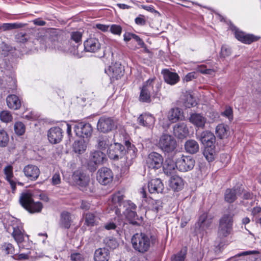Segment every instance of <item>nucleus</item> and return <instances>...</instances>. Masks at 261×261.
<instances>
[{
    "mask_svg": "<svg viewBox=\"0 0 261 261\" xmlns=\"http://www.w3.org/2000/svg\"><path fill=\"white\" fill-rule=\"evenodd\" d=\"M259 38V37L253 35L245 33L240 41L243 43L249 44L253 42L258 40Z\"/></svg>",
    "mask_w": 261,
    "mask_h": 261,
    "instance_id": "nucleus-46",
    "label": "nucleus"
},
{
    "mask_svg": "<svg viewBox=\"0 0 261 261\" xmlns=\"http://www.w3.org/2000/svg\"><path fill=\"white\" fill-rule=\"evenodd\" d=\"M72 179L75 184L81 188L86 187L89 181V177L81 170H75L72 174Z\"/></svg>",
    "mask_w": 261,
    "mask_h": 261,
    "instance_id": "nucleus-13",
    "label": "nucleus"
},
{
    "mask_svg": "<svg viewBox=\"0 0 261 261\" xmlns=\"http://www.w3.org/2000/svg\"><path fill=\"white\" fill-rule=\"evenodd\" d=\"M33 194L30 190H25L21 193L19 197V202L21 205L29 212L30 211L31 204L33 202Z\"/></svg>",
    "mask_w": 261,
    "mask_h": 261,
    "instance_id": "nucleus-16",
    "label": "nucleus"
},
{
    "mask_svg": "<svg viewBox=\"0 0 261 261\" xmlns=\"http://www.w3.org/2000/svg\"><path fill=\"white\" fill-rule=\"evenodd\" d=\"M229 130L228 125L221 123L218 124L216 128V134L220 139H224L228 136Z\"/></svg>",
    "mask_w": 261,
    "mask_h": 261,
    "instance_id": "nucleus-33",
    "label": "nucleus"
},
{
    "mask_svg": "<svg viewBox=\"0 0 261 261\" xmlns=\"http://www.w3.org/2000/svg\"><path fill=\"white\" fill-rule=\"evenodd\" d=\"M49 141L52 144L59 143L63 138V132L59 127H53L50 128L47 133Z\"/></svg>",
    "mask_w": 261,
    "mask_h": 261,
    "instance_id": "nucleus-17",
    "label": "nucleus"
},
{
    "mask_svg": "<svg viewBox=\"0 0 261 261\" xmlns=\"http://www.w3.org/2000/svg\"><path fill=\"white\" fill-rule=\"evenodd\" d=\"M185 97L184 104L186 107L190 108L196 105V101L191 94H187Z\"/></svg>",
    "mask_w": 261,
    "mask_h": 261,
    "instance_id": "nucleus-47",
    "label": "nucleus"
},
{
    "mask_svg": "<svg viewBox=\"0 0 261 261\" xmlns=\"http://www.w3.org/2000/svg\"><path fill=\"white\" fill-rule=\"evenodd\" d=\"M151 95L150 93L141 88L139 96V100L142 102L149 103L151 102Z\"/></svg>",
    "mask_w": 261,
    "mask_h": 261,
    "instance_id": "nucleus-45",
    "label": "nucleus"
},
{
    "mask_svg": "<svg viewBox=\"0 0 261 261\" xmlns=\"http://www.w3.org/2000/svg\"><path fill=\"white\" fill-rule=\"evenodd\" d=\"M155 231V229H152V230H146L134 234L131 239L133 248L141 253L148 251L150 247L158 242Z\"/></svg>",
    "mask_w": 261,
    "mask_h": 261,
    "instance_id": "nucleus-2",
    "label": "nucleus"
},
{
    "mask_svg": "<svg viewBox=\"0 0 261 261\" xmlns=\"http://www.w3.org/2000/svg\"><path fill=\"white\" fill-rule=\"evenodd\" d=\"M162 166L164 173L167 175H171L175 172L176 161L174 162L171 159L166 160Z\"/></svg>",
    "mask_w": 261,
    "mask_h": 261,
    "instance_id": "nucleus-31",
    "label": "nucleus"
},
{
    "mask_svg": "<svg viewBox=\"0 0 261 261\" xmlns=\"http://www.w3.org/2000/svg\"><path fill=\"white\" fill-rule=\"evenodd\" d=\"M233 218L230 214L224 215L219 220L218 236L223 238L227 237L232 229Z\"/></svg>",
    "mask_w": 261,
    "mask_h": 261,
    "instance_id": "nucleus-5",
    "label": "nucleus"
},
{
    "mask_svg": "<svg viewBox=\"0 0 261 261\" xmlns=\"http://www.w3.org/2000/svg\"><path fill=\"white\" fill-rule=\"evenodd\" d=\"M222 115L227 118L229 121H232L233 118L232 108L229 106L226 107L224 111L222 113Z\"/></svg>",
    "mask_w": 261,
    "mask_h": 261,
    "instance_id": "nucleus-54",
    "label": "nucleus"
},
{
    "mask_svg": "<svg viewBox=\"0 0 261 261\" xmlns=\"http://www.w3.org/2000/svg\"><path fill=\"white\" fill-rule=\"evenodd\" d=\"M74 130L76 135L81 138H89L91 136L93 129L89 123L81 122L75 124Z\"/></svg>",
    "mask_w": 261,
    "mask_h": 261,
    "instance_id": "nucleus-11",
    "label": "nucleus"
},
{
    "mask_svg": "<svg viewBox=\"0 0 261 261\" xmlns=\"http://www.w3.org/2000/svg\"><path fill=\"white\" fill-rule=\"evenodd\" d=\"M74 216L71 213H61L59 221V225L61 228H70L73 222Z\"/></svg>",
    "mask_w": 261,
    "mask_h": 261,
    "instance_id": "nucleus-27",
    "label": "nucleus"
},
{
    "mask_svg": "<svg viewBox=\"0 0 261 261\" xmlns=\"http://www.w3.org/2000/svg\"><path fill=\"white\" fill-rule=\"evenodd\" d=\"M125 145L126 150L124 146L120 143H114L111 144L107 150V153L110 159L114 160H118L125 155L124 164L126 167H128L137 156V149L129 141L125 142Z\"/></svg>",
    "mask_w": 261,
    "mask_h": 261,
    "instance_id": "nucleus-1",
    "label": "nucleus"
},
{
    "mask_svg": "<svg viewBox=\"0 0 261 261\" xmlns=\"http://www.w3.org/2000/svg\"><path fill=\"white\" fill-rule=\"evenodd\" d=\"M190 219L191 217L189 215H185L183 216H182L181 219L180 227H185L188 223V222L190 220Z\"/></svg>",
    "mask_w": 261,
    "mask_h": 261,
    "instance_id": "nucleus-64",
    "label": "nucleus"
},
{
    "mask_svg": "<svg viewBox=\"0 0 261 261\" xmlns=\"http://www.w3.org/2000/svg\"><path fill=\"white\" fill-rule=\"evenodd\" d=\"M220 54L221 57L223 58L229 56L231 54V49L230 48L227 47L226 46L223 45L221 47Z\"/></svg>",
    "mask_w": 261,
    "mask_h": 261,
    "instance_id": "nucleus-60",
    "label": "nucleus"
},
{
    "mask_svg": "<svg viewBox=\"0 0 261 261\" xmlns=\"http://www.w3.org/2000/svg\"><path fill=\"white\" fill-rule=\"evenodd\" d=\"M43 208V205L41 202L39 201L33 202L31 204L30 207V211L32 212H40Z\"/></svg>",
    "mask_w": 261,
    "mask_h": 261,
    "instance_id": "nucleus-52",
    "label": "nucleus"
},
{
    "mask_svg": "<svg viewBox=\"0 0 261 261\" xmlns=\"http://www.w3.org/2000/svg\"><path fill=\"white\" fill-rule=\"evenodd\" d=\"M189 121L196 127L203 128L206 122V118L202 114L193 113L190 115Z\"/></svg>",
    "mask_w": 261,
    "mask_h": 261,
    "instance_id": "nucleus-24",
    "label": "nucleus"
},
{
    "mask_svg": "<svg viewBox=\"0 0 261 261\" xmlns=\"http://www.w3.org/2000/svg\"><path fill=\"white\" fill-rule=\"evenodd\" d=\"M0 119L4 122H9L12 120V116L8 111H3L0 113Z\"/></svg>",
    "mask_w": 261,
    "mask_h": 261,
    "instance_id": "nucleus-49",
    "label": "nucleus"
},
{
    "mask_svg": "<svg viewBox=\"0 0 261 261\" xmlns=\"http://www.w3.org/2000/svg\"><path fill=\"white\" fill-rule=\"evenodd\" d=\"M82 33L76 31L71 33V39L75 43H79L82 42Z\"/></svg>",
    "mask_w": 261,
    "mask_h": 261,
    "instance_id": "nucleus-55",
    "label": "nucleus"
},
{
    "mask_svg": "<svg viewBox=\"0 0 261 261\" xmlns=\"http://www.w3.org/2000/svg\"><path fill=\"white\" fill-rule=\"evenodd\" d=\"M215 148V146L211 147H204L203 154L208 162H212L215 160L216 156Z\"/></svg>",
    "mask_w": 261,
    "mask_h": 261,
    "instance_id": "nucleus-36",
    "label": "nucleus"
},
{
    "mask_svg": "<svg viewBox=\"0 0 261 261\" xmlns=\"http://www.w3.org/2000/svg\"><path fill=\"white\" fill-rule=\"evenodd\" d=\"M243 189L241 187H234L231 189H227L224 193L225 201L228 203L233 202L238 196L243 192Z\"/></svg>",
    "mask_w": 261,
    "mask_h": 261,
    "instance_id": "nucleus-15",
    "label": "nucleus"
},
{
    "mask_svg": "<svg viewBox=\"0 0 261 261\" xmlns=\"http://www.w3.org/2000/svg\"><path fill=\"white\" fill-rule=\"evenodd\" d=\"M214 217L209 213H202L199 217L196 225L199 229L204 230L208 228L212 225Z\"/></svg>",
    "mask_w": 261,
    "mask_h": 261,
    "instance_id": "nucleus-20",
    "label": "nucleus"
},
{
    "mask_svg": "<svg viewBox=\"0 0 261 261\" xmlns=\"http://www.w3.org/2000/svg\"><path fill=\"white\" fill-rule=\"evenodd\" d=\"M163 164V158L161 154L155 152H151L148 156L146 164L148 168L158 169Z\"/></svg>",
    "mask_w": 261,
    "mask_h": 261,
    "instance_id": "nucleus-12",
    "label": "nucleus"
},
{
    "mask_svg": "<svg viewBox=\"0 0 261 261\" xmlns=\"http://www.w3.org/2000/svg\"><path fill=\"white\" fill-rule=\"evenodd\" d=\"M12 236L18 244L22 243L24 240L23 234L18 226L13 227Z\"/></svg>",
    "mask_w": 261,
    "mask_h": 261,
    "instance_id": "nucleus-41",
    "label": "nucleus"
},
{
    "mask_svg": "<svg viewBox=\"0 0 261 261\" xmlns=\"http://www.w3.org/2000/svg\"><path fill=\"white\" fill-rule=\"evenodd\" d=\"M176 141L171 135L163 134L157 141L156 145L163 152L170 153L176 147Z\"/></svg>",
    "mask_w": 261,
    "mask_h": 261,
    "instance_id": "nucleus-4",
    "label": "nucleus"
},
{
    "mask_svg": "<svg viewBox=\"0 0 261 261\" xmlns=\"http://www.w3.org/2000/svg\"><path fill=\"white\" fill-rule=\"evenodd\" d=\"M132 39H134L138 45H144L143 40L137 35L129 32H125L123 34V40L125 42H127Z\"/></svg>",
    "mask_w": 261,
    "mask_h": 261,
    "instance_id": "nucleus-38",
    "label": "nucleus"
},
{
    "mask_svg": "<svg viewBox=\"0 0 261 261\" xmlns=\"http://www.w3.org/2000/svg\"><path fill=\"white\" fill-rule=\"evenodd\" d=\"M9 141V136L6 130L0 129V147H4L7 146Z\"/></svg>",
    "mask_w": 261,
    "mask_h": 261,
    "instance_id": "nucleus-44",
    "label": "nucleus"
},
{
    "mask_svg": "<svg viewBox=\"0 0 261 261\" xmlns=\"http://www.w3.org/2000/svg\"><path fill=\"white\" fill-rule=\"evenodd\" d=\"M84 46L86 51L95 53L100 49L101 45L98 39L90 37L84 41Z\"/></svg>",
    "mask_w": 261,
    "mask_h": 261,
    "instance_id": "nucleus-18",
    "label": "nucleus"
},
{
    "mask_svg": "<svg viewBox=\"0 0 261 261\" xmlns=\"http://www.w3.org/2000/svg\"><path fill=\"white\" fill-rule=\"evenodd\" d=\"M155 119L153 116L149 113H144L140 115L137 119L139 124L148 128L152 127Z\"/></svg>",
    "mask_w": 261,
    "mask_h": 261,
    "instance_id": "nucleus-21",
    "label": "nucleus"
},
{
    "mask_svg": "<svg viewBox=\"0 0 261 261\" xmlns=\"http://www.w3.org/2000/svg\"><path fill=\"white\" fill-rule=\"evenodd\" d=\"M197 136V138L199 140L204 147L215 146L216 137L211 132L208 130L203 131L200 135Z\"/></svg>",
    "mask_w": 261,
    "mask_h": 261,
    "instance_id": "nucleus-14",
    "label": "nucleus"
},
{
    "mask_svg": "<svg viewBox=\"0 0 261 261\" xmlns=\"http://www.w3.org/2000/svg\"><path fill=\"white\" fill-rule=\"evenodd\" d=\"M4 172L6 176V180L9 183L12 189V191L14 193L15 192L16 188V182L13 179L14 176L13 167L11 165H8L4 169Z\"/></svg>",
    "mask_w": 261,
    "mask_h": 261,
    "instance_id": "nucleus-28",
    "label": "nucleus"
},
{
    "mask_svg": "<svg viewBox=\"0 0 261 261\" xmlns=\"http://www.w3.org/2000/svg\"><path fill=\"white\" fill-rule=\"evenodd\" d=\"M195 160L190 155H182L176 159V168L181 172H187L193 169Z\"/></svg>",
    "mask_w": 261,
    "mask_h": 261,
    "instance_id": "nucleus-9",
    "label": "nucleus"
},
{
    "mask_svg": "<svg viewBox=\"0 0 261 261\" xmlns=\"http://www.w3.org/2000/svg\"><path fill=\"white\" fill-rule=\"evenodd\" d=\"M184 184L182 178L178 176H173L169 180V186L174 191H179L182 188Z\"/></svg>",
    "mask_w": 261,
    "mask_h": 261,
    "instance_id": "nucleus-34",
    "label": "nucleus"
},
{
    "mask_svg": "<svg viewBox=\"0 0 261 261\" xmlns=\"http://www.w3.org/2000/svg\"><path fill=\"white\" fill-rule=\"evenodd\" d=\"M110 259V251L106 247L99 248L94 253V261H108Z\"/></svg>",
    "mask_w": 261,
    "mask_h": 261,
    "instance_id": "nucleus-26",
    "label": "nucleus"
},
{
    "mask_svg": "<svg viewBox=\"0 0 261 261\" xmlns=\"http://www.w3.org/2000/svg\"><path fill=\"white\" fill-rule=\"evenodd\" d=\"M0 249L3 253L5 255H13L15 253L14 246L8 242H5L1 245Z\"/></svg>",
    "mask_w": 261,
    "mask_h": 261,
    "instance_id": "nucleus-39",
    "label": "nucleus"
},
{
    "mask_svg": "<svg viewBox=\"0 0 261 261\" xmlns=\"http://www.w3.org/2000/svg\"><path fill=\"white\" fill-rule=\"evenodd\" d=\"M16 39L18 42L24 43L28 40L27 35L22 33H19L16 35Z\"/></svg>",
    "mask_w": 261,
    "mask_h": 261,
    "instance_id": "nucleus-61",
    "label": "nucleus"
},
{
    "mask_svg": "<svg viewBox=\"0 0 261 261\" xmlns=\"http://www.w3.org/2000/svg\"><path fill=\"white\" fill-rule=\"evenodd\" d=\"M173 132L175 136L179 139H182L188 135L189 129L187 125L182 122L176 124L174 126Z\"/></svg>",
    "mask_w": 261,
    "mask_h": 261,
    "instance_id": "nucleus-29",
    "label": "nucleus"
},
{
    "mask_svg": "<svg viewBox=\"0 0 261 261\" xmlns=\"http://www.w3.org/2000/svg\"><path fill=\"white\" fill-rule=\"evenodd\" d=\"M135 21L137 24L139 25H144L146 23L144 16L142 15H140L138 17H136Z\"/></svg>",
    "mask_w": 261,
    "mask_h": 261,
    "instance_id": "nucleus-63",
    "label": "nucleus"
},
{
    "mask_svg": "<svg viewBox=\"0 0 261 261\" xmlns=\"http://www.w3.org/2000/svg\"><path fill=\"white\" fill-rule=\"evenodd\" d=\"M84 217L85 218L86 224L88 226H93L96 224V217L94 213H86Z\"/></svg>",
    "mask_w": 261,
    "mask_h": 261,
    "instance_id": "nucleus-43",
    "label": "nucleus"
},
{
    "mask_svg": "<svg viewBox=\"0 0 261 261\" xmlns=\"http://www.w3.org/2000/svg\"><path fill=\"white\" fill-rule=\"evenodd\" d=\"M113 173L109 168L102 167L98 169L96 174V179L101 185H107L113 179Z\"/></svg>",
    "mask_w": 261,
    "mask_h": 261,
    "instance_id": "nucleus-10",
    "label": "nucleus"
},
{
    "mask_svg": "<svg viewBox=\"0 0 261 261\" xmlns=\"http://www.w3.org/2000/svg\"><path fill=\"white\" fill-rule=\"evenodd\" d=\"M87 146L84 140L75 141L73 144V149L75 153H83L86 149Z\"/></svg>",
    "mask_w": 261,
    "mask_h": 261,
    "instance_id": "nucleus-40",
    "label": "nucleus"
},
{
    "mask_svg": "<svg viewBox=\"0 0 261 261\" xmlns=\"http://www.w3.org/2000/svg\"><path fill=\"white\" fill-rule=\"evenodd\" d=\"M148 189L150 193H162L164 189V186L162 180L156 178L149 181Z\"/></svg>",
    "mask_w": 261,
    "mask_h": 261,
    "instance_id": "nucleus-19",
    "label": "nucleus"
},
{
    "mask_svg": "<svg viewBox=\"0 0 261 261\" xmlns=\"http://www.w3.org/2000/svg\"><path fill=\"white\" fill-rule=\"evenodd\" d=\"M71 259L72 261H84V257L80 253H73L71 254Z\"/></svg>",
    "mask_w": 261,
    "mask_h": 261,
    "instance_id": "nucleus-58",
    "label": "nucleus"
},
{
    "mask_svg": "<svg viewBox=\"0 0 261 261\" xmlns=\"http://www.w3.org/2000/svg\"><path fill=\"white\" fill-rule=\"evenodd\" d=\"M106 245L107 247L111 249H114L118 246V243L115 239H109L106 240Z\"/></svg>",
    "mask_w": 261,
    "mask_h": 261,
    "instance_id": "nucleus-56",
    "label": "nucleus"
},
{
    "mask_svg": "<svg viewBox=\"0 0 261 261\" xmlns=\"http://www.w3.org/2000/svg\"><path fill=\"white\" fill-rule=\"evenodd\" d=\"M12 257L15 260H22L29 259V256L25 253L14 254Z\"/></svg>",
    "mask_w": 261,
    "mask_h": 261,
    "instance_id": "nucleus-59",
    "label": "nucleus"
},
{
    "mask_svg": "<svg viewBox=\"0 0 261 261\" xmlns=\"http://www.w3.org/2000/svg\"><path fill=\"white\" fill-rule=\"evenodd\" d=\"M14 130L15 133L19 135H22L25 131V126L21 122H16L14 124Z\"/></svg>",
    "mask_w": 261,
    "mask_h": 261,
    "instance_id": "nucleus-48",
    "label": "nucleus"
},
{
    "mask_svg": "<svg viewBox=\"0 0 261 261\" xmlns=\"http://www.w3.org/2000/svg\"><path fill=\"white\" fill-rule=\"evenodd\" d=\"M6 102L8 107L11 109L18 110L21 107V102L19 98L14 94L8 95L6 98Z\"/></svg>",
    "mask_w": 261,
    "mask_h": 261,
    "instance_id": "nucleus-30",
    "label": "nucleus"
},
{
    "mask_svg": "<svg viewBox=\"0 0 261 261\" xmlns=\"http://www.w3.org/2000/svg\"><path fill=\"white\" fill-rule=\"evenodd\" d=\"M124 197L122 191L113 193L108 201L107 208L109 212H136V205L130 200L122 201Z\"/></svg>",
    "mask_w": 261,
    "mask_h": 261,
    "instance_id": "nucleus-3",
    "label": "nucleus"
},
{
    "mask_svg": "<svg viewBox=\"0 0 261 261\" xmlns=\"http://www.w3.org/2000/svg\"><path fill=\"white\" fill-rule=\"evenodd\" d=\"M112 144L110 138L107 136H100L97 140L96 147L99 150H105Z\"/></svg>",
    "mask_w": 261,
    "mask_h": 261,
    "instance_id": "nucleus-32",
    "label": "nucleus"
},
{
    "mask_svg": "<svg viewBox=\"0 0 261 261\" xmlns=\"http://www.w3.org/2000/svg\"><path fill=\"white\" fill-rule=\"evenodd\" d=\"M197 71L202 74H210L212 72V69L206 68V66L204 65L198 66L197 67Z\"/></svg>",
    "mask_w": 261,
    "mask_h": 261,
    "instance_id": "nucleus-57",
    "label": "nucleus"
},
{
    "mask_svg": "<svg viewBox=\"0 0 261 261\" xmlns=\"http://www.w3.org/2000/svg\"><path fill=\"white\" fill-rule=\"evenodd\" d=\"M107 161L106 154L100 150H93L90 152L88 166L91 171H94L98 166L102 165Z\"/></svg>",
    "mask_w": 261,
    "mask_h": 261,
    "instance_id": "nucleus-6",
    "label": "nucleus"
},
{
    "mask_svg": "<svg viewBox=\"0 0 261 261\" xmlns=\"http://www.w3.org/2000/svg\"><path fill=\"white\" fill-rule=\"evenodd\" d=\"M61 182V177L59 173H55L51 178V184L53 185H57Z\"/></svg>",
    "mask_w": 261,
    "mask_h": 261,
    "instance_id": "nucleus-62",
    "label": "nucleus"
},
{
    "mask_svg": "<svg viewBox=\"0 0 261 261\" xmlns=\"http://www.w3.org/2000/svg\"><path fill=\"white\" fill-rule=\"evenodd\" d=\"M21 27L22 25L20 23H5L2 25V28L4 31H7L20 28Z\"/></svg>",
    "mask_w": 261,
    "mask_h": 261,
    "instance_id": "nucleus-50",
    "label": "nucleus"
},
{
    "mask_svg": "<svg viewBox=\"0 0 261 261\" xmlns=\"http://www.w3.org/2000/svg\"><path fill=\"white\" fill-rule=\"evenodd\" d=\"M185 148L187 152L193 154L199 150V145L194 140H189L185 144Z\"/></svg>",
    "mask_w": 261,
    "mask_h": 261,
    "instance_id": "nucleus-35",
    "label": "nucleus"
},
{
    "mask_svg": "<svg viewBox=\"0 0 261 261\" xmlns=\"http://www.w3.org/2000/svg\"><path fill=\"white\" fill-rule=\"evenodd\" d=\"M23 171L25 176L32 180H36L40 174L39 168L31 164L25 166Z\"/></svg>",
    "mask_w": 261,
    "mask_h": 261,
    "instance_id": "nucleus-22",
    "label": "nucleus"
},
{
    "mask_svg": "<svg viewBox=\"0 0 261 261\" xmlns=\"http://www.w3.org/2000/svg\"><path fill=\"white\" fill-rule=\"evenodd\" d=\"M162 74L165 82L170 85H174L180 80V77L176 72H172L169 69H165L162 71Z\"/></svg>",
    "mask_w": 261,
    "mask_h": 261,
    "instance_id": "nucleus-23",
    "label": "nucleus"
},
{
    "mask_svg": "<svg viewBox=\"0 0 261 261\" xmlns=\"http://www.w3.org/2000/svg\"><path fill=\"white\" fill-rule=\"evenodd\" d=\"M109 30L113 34L120 36L122 33V28L120 25L113 24L110 25Z\"/></svg>",
    "mask_w": 261,
    "mask_h": 261,
    "instance_id": "nucleus-51",
    "label": "nucleus"
},
{
    "mask_svg": "<svg viewBox=\"0 0 261 261\" xmlns=\"http://www.w3.org/2000/svg\"><path fill=\"white\" fill-rule=\"evenodd\" d=\"M117 127V122L113 118L110 117H101L97 124L98 130L103 133H109L116 129Z\"/></svg>",
    "mask_w": 261,
    "mask_h": 261,
    "instance_id": "nucleus-8",
    "label": "nucleus"
},
{
    "mask_svg": "<svg viewBox=\"0 0 261 261\" xmlns=\"http://www.w3.org/2000/svg\"><path fill=\"white\" fill-rule=\"evenodd\" d=\"M126 217L131 218L129 222L133 225H140L143 221L142 216L137 213H127Z\"/></svg>",
    "mask_w": 261,
    "mask_h": 261,
    "instance_id": "nucleus-42",
    "label": "nucleus"
},
{
    "mask_svg": "<svg viewBox=\"0 0 261 261\" xmlns=\"http://www.w3.org/2000/svg\"><path fill=\"white\" fill-rule=\"evenodd\" d=\"M181 115L182 112L179 108H173L169 112L168 118L172 122H175L180 119Z\"/></svg>",
    "mask_w": 261,
    "mask_h": 261,
    "instance_id": "nucleus-37",
    "label": "nucleus"
},
{
    "mask_svg": "<svg viewBox=\"0 0 261 261\" xmlns=\"http://www.w3.org/2000/svg\"><path fill=\"white\" fill-rule=\"evenodd\" d=\"M123 69L120 64H115L110 66L108 71L106 70V72L113 79L118 80L120 79L123 74Z\"/></svg>",
    "mask_w": 261,
    "mask_h": 261,
    "instance_id": "nucleus-25",
    "label": "nucleus"
},
{
    "mask_svg": "<svg viewBox=\"0 0 261 261\" xmlns=\"http://www.w3.org/2000/svg\"><path fill=\"white\" fill-rule=\"evenodd\" d=\"M142 88L150 93L153 98H159L161 96V83L155 77L149 79L144 82Z\"/></svg>",
    "mask_w": 261,
    "mask_h": 261,
    "instance_id": "nucleus-7",
    "label": "nucleus"
},
{
    "mask_svg": "<svg viewBox=\"0 0 261 261\" xmlns=\"http://www.w3.org/2000/svg\"><path fill=\"white\" fill-rule=\"evenodd\" d=\"M186 253L180 251L171 257L172 261H184Z\"/></svg>",
    "mask_w": 261,
    "mask_h": 261,
    "instance_id": "nucleus-53",
    "label": "nucleus"
}]
</instances>
